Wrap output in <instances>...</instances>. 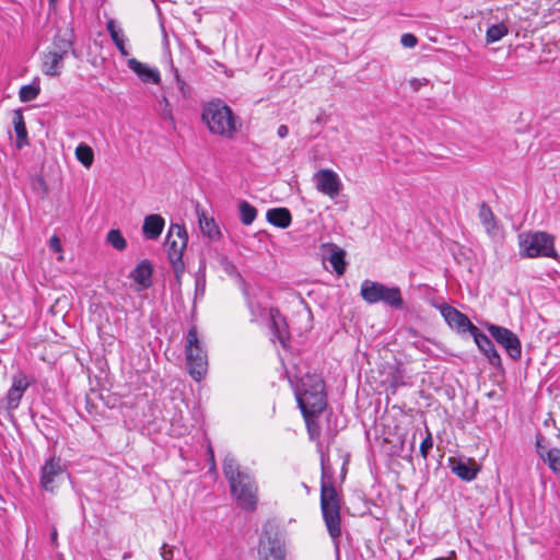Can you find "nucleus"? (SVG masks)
<instances>
[{
  "label": "nucleus",
  "mask_w": 560,
  "mask_h": 560,
  "mask_svg": "<svg viewBox=\"0 0 560 560\" xmlns=\"http://www.w3.org/2000/svg\"><path fill=\"white\" fill-rule=\"evenodd\" d=\"M223 474L237 504L245 511H254L257 503V487L253 477L242 470L236 459L231 456L224 458Z\"/></svg>",
  "instance_id": "nucleus-1"
},
{
  "label": "nucleus",
  "mask_w": 560,
  "mask_h": 560,
  "mask_svg": "<svg viewBox=\"0 0 560 560\" xmlns=\"http://www.w3.org/2000/svg\"><path fill=\"white\" fill-rule=\"evenodd\" d=\"M295 397L303 417L320 415L327 406L322 376L315 373H306L302 376L295 388Z\"/></svg>",
  "instance_id": "nucleus-2"
},
{
  "label": "nucleus",
  "mask_w": 560,
  "mask_h": 560,
  "mask_svg": "<svg viewBox=\"0 0 560 560\" xmlns=\"http://www.w3.org/2000/svg\"><path fill=\"white\" fill-rule=\"evenodd\" d=\"M201 118L211 133L233 138L237 131L232 109L220 100L205 104Z\"/></svg>",
  "instance_id": "nucleus-3"
},
{
  "label": "nucleus",
  "mask_w": 560,
  "mask_h": 560,
  "mask_svg": "<svg viewBox=\"0 0 560 560\" xmlns=\"http://www.w3.org/2000/svg\"><path fill=\"white\" fill-rule=\"evenodd\" d=\"M320 509L330 537L339 538L341 536V500L335 486L326 481L324 470L320 485Z\"/></svg>",
  "instance_id": "nucleus-4"
},
{
  "label": "nucleus",
  "mask_w": 560,
  "mask_h": 560,
  "mask_svg": "<svg viewBox=\"0 0 560 560\" xmlns=\"http://www.w3.org/2000/svg\"><path fill=\"white\" fill-rule=\"evenodd\" d=\"M520 255L525 258H557L555 237L542 231L524 232L518 235Z\"/></svg>",
  "instance_id": "nucleus-5"
},
{
  "label": "nucleus",
  "mask_w": 560,
  "mask_h": 560,
  "mask_svg": "<svg viewBox=\"0 0 560 560\" xmlns=\"http://www.w3.org/2000/svg\"><path fill=\"white\" fill-rule=\"evenodd\" d=\"M360 295L368 304L382 302L396 310H400L404 306L401 291L398 287H387L370 279H365L361 283Z\"/></svg>",
  "instance_id": "nucleus-6"
},
{
  "label": "nucleus",
  "mask_w": 560,
  "mask_h": 560,
  "mask_svg": "<svg viewBox=\"0 0 560 560\" xmlns=\"http://www.w3.org/2000/svg\"><path fill=\"white\" fill-rule=\"evenodd\" d=\"M187 242L186 229L179 224H171L165 238V246L167 247L168 260L178 284H180L182 276L185 272L183 254L187 247Z\"/></svg>",
  "instance_id": "nucleus-7"
},
{
  "label": "nucleus",
  "mask_w": 560,
  "mask_h": 560,
  "mask_svg": "<svg viewBox=\"0 0 560 560\" xmlns=\"http://www.w3.org/2000/svg\"><path fill=\"white\" fill-rule=\"evenodd\" d=\"M186 365L195 381H200L208 371V355L198 338L196 327H191L186 337Z\"/></svg>",
  "instance_id": "nucleus-8"
},
{
  "label": "nucleus",
  "mask_w": 560,
  "mask_h": 560,
  "mask_svg": "<svg viewBox=\"0 0 560 560\" xmlns=\"http://www.w3.org/2000/svg\"><path fill=\"white\" fill-rule=\"evenodd\" d=\"M72 49V42L61 35H56L51 46L43 55L42 71L49 77H58L63 69V60Z\"/></svg>",
  "instance_id": "nucleus-9"
},
{
  "label": "nucleus",
  "mask_w": 560,
  "mask_h": 560,
  "mask_svg": "<svg viewBox=\"0 0 560 560\" xmlns=\"http://www.w3.org/2000/svg\"><path fill=\"white\" fill-rule=\"evenodd\" d=\"M258 560H285L287 550L284 542L277 536L264 533L257 546Z\"/></svg>",
  "instance_id": "nucleus-10"
},
{
  "label": "nucleus",
  "mask_w": 560,
  "mask_h": 560,
  "mask_svg": "<svg viewBox=\"0 0 560 560\" xmlns=\"http://www.w3.org/2000/svg\"><path fill=\"white\" fill-rule=\"evenodd\" d=\"M487 329L491 337L505 349L506 353L512 359L517 360L521 358V341L512 330L494 324H488Z\"/></svg>",
  "instance_id": "nucleus-11"
},
{
  "label": "nucleus",
  "mask_w": 560,
  "mask_h": 560,
  "mask_svg": "<svg viewBox=\"0 0 560 560\" xmlns=\"http://www.w3.org/2000/svg\"><path fill=\"white\" fill-rule=\"evenodd\" d=\"M317 191L335 199L342 190V183L338 174L329 168H322L313 175Z\"/></svg>",
  "instance_id": "nucleus-12"
},
{
  "label": "nucleus",
  "mask_w": 560,
  "mask_h": 560,
  "mask_svg": "<svg viewBox=\"0 0 560 560\" xmlns=\"http://www.w3.org/2000/svg\"><path fill=\"white\" fill-rule=\"evenodd\" d=\"M30 385L31 383L23 372H19L12 376L11 387L2 400L3 408L8 412L15 410L20 406L21 399Z\"/></svg>",
  "instance_id": "nucleus-13"
},
{
  "label": "nucleus",
  "mask_w": 560,
  "mask_h": 560,
  "mask_svg": "<svg viewBox=\"0 0 560 560\" xmlns=\"http://www.w3.org/2000/svg\"><path fill=\"white\" fill-rule=\"evenodd\" d=\"M441 314L448 326L459 334L469 332L472 336L478 329L464 313L451 305L441 306Z\"/></svg>",
  "instance_id": "nucleus-14"
},
{
  "label": "nucleus",
  "mask_w": 560,
  "mask_h": 560,
  "mask_svg": "<svg viewBox=\"0 0 560 560\" xmlns=\"http://www.w3.org/2000/svg\"><path fill=\"white\" fill-rule=\"evenodd\" d=\"M61 459L50 457L40 469V486L46 491L52 492L58 480L63 476Z\"/></svg>",
  "instance_id": "nucleus-15"
},
{
  "label": "nucleus",
  "mask_w": 560,
  "mask_h": 560,
  "mask_svg": "<svg viewBox=\"0 0 560 560\" xmlns=\"http://www.w3.org/2000/svg\"><path fill=\"white\" fill-rule=\"evenodd\" d=\"M472 337L478 349L488 359L489 363L495 368L501 366V358L492 340L487 335L481 332L479 329H477V331L472 334Z\"/></svg>",
  "instance_id": "nucleus-16"
},
{
  "label": "nucleus",
  "mask_w": 560,
  "mask_h": 560,
  "mask_svg": "<svg viewBox=\"0 0 560 560\" xmlns=\"http://www.w3.org/2000/svg\"><path fill=\"white\" fill-rule=\"evenodd\" d=\"M270 328L273 336L285 347V342L289 340L290 332L285 318L280 314L278 308H270Z\"/></svg>",
  "instance_id": "nucleus-17"
},
{
  "label": "nucleus",
  "mask_w": 560,
  "mask_h": 560,
  "mask_svg": "<svg viewBox=\"0 0 560 560\" xmlns=\"http://www.w3.org/2000/svg\"><path fill=\"white\" fill-rule=\"evenodd\" d=\"M128 67L140 78L143 82H151L159 84L161 81L160 72L156 68H150L148 65L140 62L136 58L128 60Z\"/></svg>",
  "instance_id": "nucleus-18"
},
{
  "label": "nucleus",
  "mask_w": 560,
  "mask_h": 560,
  "mask_svg": "<svg viewBox=\"0 0 560 560\" xmlns=\"http://www.w3.org/2000/svg\"><path fill=\"white\" fill-rule=\"evenodd\" d=\"M165 221L160 214H150L144 218L142 231L147 238L156 240L164 228Z\"/></svg>",
  "instance_id": "nucleus-19"
},
{
  "label": "nucleus",
  "mask_w": 560,
  "mask_h": 560,
  "mask_svg": "<svg viewBox=\"0 0 560 560\" xmlns=\"http://www.w3.org/2000/svg\"><path fill=\"white\" fill-rule=\"evenodd\" d=\"M267 221L280 229L290 226L292 222L291 212L287 208H272L266 213Z\"/></svg>",
  "instance_id": "nucleus-20"
},
{
  "label": "nucleus",
  "mask_w": 560,
  "mask_h": 560,
  "mask_svg": "<svg viewBox=\"0 0 560 560\" xmlns=\"http://www.w3.org/2000/svg\"><path fill=\"white\" fill-rule=\"evenodd\" d=\"M152 265L149 260L144 259L137 265V267L131 272V278L135 282L139 283L143 289H147L151 285V277H152Z\"/></svg>",
  "instance_id": "nucleus-21"
},
{
  "label": "nucleus",
  "mask_w": 560,
  "mask_h": 560,
  "mask_svg": "<svg viewBox=\"0 0 560 560\" xmlns=\"http://www.w3.org/2000/svg\"><path fill=\"white\" fill-rule=\"evenodd\" d=\"M452 471L465 481L474 480L478 474V469L475 464L465 463L463 460L452 462Z\"/></svg>",
  "instance_id": "nucleus-22"
},
{
  "label": "nucleus",
  "mask_w": 560,
  "mask_h": 560,
  "mask_svg": "<svg viewBox=\"0 0 560 560\" xmlns=\"http://www.w3.org/2000/svg\"><path fill=\"white\" fill-rule=\"evenodd\" d=\"M197 215L201 232L210 240H217L220 236V231L212 218H208L203 211L197 209Z\"/></svg>",
  "instance_id": "nucleus-23"
},
{
  "label": "nucleus",
  "mask_w": 560,
  "mask_h": 560,
  "mask_svg": "<svg viewBox=\"0 0 560 560\" xmlns=\"http://www.w3.org/2000/svg\"><path fill=\"white\" fill-rule=\"evenodd\" d=\"M14 131L16 133V145L22 148L27 144V130L24 121L23 114L20 110H15L13 115Z\"/></svg>",
  "instance_id": "nucleus-24"
},
{
  "label": "nucleus",
  "mask_w": 560,
  "mask_h": 560,
  "mask_svg": "<svg viewBox=\"0 0 560 560\" xmlns=\"http://www.w3.org/2000/svg\"><path fill=\"white\" fill-rule=\"evenodd\" d=\"M541 460L557 478L560 476V448L551 447L548 453L541 454Z\"/></svg>",
  "instance_id": "nucleus-25"
},
{
  "label": "nucleus",
  "mask_w": 560,
  "mask_h": 560,
  "mask_svg": "<svg viewBox=\"0 0 560 560\" xmlns=\"http://www.w3.org/2000/svg\"><path fill=\"white\" fill-rule=\"evenodd\" d=\"M509 34V27L503 23H497L488 27L486 32L487 44L499 42Z\"/></svg>",
  "instance_id": "nucleus-26"
},
{
  "label": "nucleus",
  "mask_w": 560,
  "mask_h": 560,
  "mask_svg": "<svg viewBox=\"0 0 560 560\" xmlns=\"http://www.w3.org/2000/svg\"><path fill=\"white\" fill-rule=\"evenodd\" d=\"M479 219L485 226L486 231L490 233L495 229V220L491 208L486 203L481 202L479 206Z\"/></svg>",
  "instance_id": "nucleus-27"
},
{
  "label": "nucleus",
  "mask_w": 560,
  "mask_h": 560,
  "mask_svg": "<svg viewBox=\"0 0 560 560\" xmlns=\"http://www.w3.org/2000/svg\"><path fill=\"white\" fill-rule=\"evenodd\" d=\"M75 158L83 166L90 167L94 161L92 148L85 143H80L75 149Z\"/></svg>",
  "instance_id": "nucleus-28"
},
{
  "label": "nucleus",
  "mask_w": 560,
  "mask_h": 560,
  "mask_svg": "<svg viewBox=\"0 0 560 560\" xmlns=\"http://www.w3.org/2000/svg\"><path fill=\"white\" fill-rule=\"evenodd\" d=\"M257 217V210L254 206L247 201L240 203V218L243 224L249 225L254 222Z\"/></svg>",
  "instance_id": "nucleus-29"
},
{
  "label": "nucleus",
  "mask_w": 560,
  "mask_h": 560,
  "mask_svg": "<svg viewBox=\"0 0 560 560\" xmlns=\"http://www.w3.org/2000/svg\"><path fill=\"white\" fill-rule=\"evenodd\" d=\"M106 241L117 250H124L127 242L119 230H110L107 233Z\"/></svg>",
  "instance_id": "nucleus-30"
},
{
  "label": "nucleus",
  "mask_w": 560,
  "mask_h": 560,
  "mask_svg": "<svg viewBox=\"0 0 560 560\" xmlns=\"http://www.w3.org/2000/svg\"><path fill=\"white\" fill-rule=\"evenodd\" d=\"M39 92H40V89L37 85H34V84L23 85L19 92L20 100L22 102H31L37 97Z\"/></svg>",
  "instance_id": "nucleus-31"
},
{
  "label": "nucleus",
  "mask_w": 560,
  "mask_h": 560,
  "mask_svg": "<svg viewBox=\"0 0 560 560\" xmlns=\"http://www.w3.org/2000/svg\"><path fill=\"white\" fill-rule=\"evenodd\" d=\"M160 115L164 120L170 121L172 125L175 124L173 110L171 108L170 101L166 96H162L159 101Z\"/></svg>",
  "instance_id": "nucleus-32"
},
{
  "label": "nucleus",
  "mask_w": 560,
  "mask_h": 560,
  "mask_svg": "<svg viewBox=\"0 0 560 560\" xmlns=\"http://www.w3.org/2000/svg\"><path fill=\"white\" fill-rule=\"evenodd\" d=\"M106 30L109 33L114 44H118L119 40L125 39L124 32L120 27L117 26L116 22L113 19H109L106 23Z\"/></svg>",
  "instance_id": "nucleus-33"
},
{
  "label": "nucleus",
  "mask_w": 560,
  "mask_h": 560,
  "mask_svg": "<svg viewBox=\"0 0 560 560\" xmlns=\"http://www.w3.org/2000/svg\"><path fill=\"white\" fill-rule=\"evenodd\" d=\"M345 253L342 250H336L331 253L329 257V261L332 265L334 269L337 271V273L341 275L345 271Z\"/></svg>",
  "instance_id": "nucleus-34"
},
{
  "label": "nucleus",
  "mask_w": 560,
  "mask_h": 560,
  "mask_svg": "<svg viewBox=\"0 0 560 560\" xmlns=\"http://www.w3.org/2000/svg\"><path fill=\"white\" fill-rule=\"evenodd\" d=\"M318 415H307V417H304L306 427H307V431H308V434L312 440L317 439L320 433L319 425L316 422V420L314 419Z\"/></svg>",
  "instance_id": "nucleus-35"
},
{
  "label": "nucleus",
  "mask_w": 560,
  "mask_h": 560,
  "mask_svg": "<svg viewBox=\"0 0 560 560\" xmlns=\"http://www.w3.org/2000/svg\"><path fill=\"white\" fill-rule=\"evenodd\" d=\"M174 71V79L177 85V89L179 93L182 94L183 98H189L190 97V88L186 84V82L182 79L178 70L176 68H173Z\"/></svg>",
  "instance_id": "nucleus-36"
},
{
  "label": "nucleus",
  "mask_w": 560,
  "mask_h": 560,
  "mask_svg": "<svg viewBox=\"0 0 560 560\" xmlns=\"http://www.w3.org/2000/svg\"><path fill=\"white\" fill-rule=\"evenodd\" d=\"M432 447H433L432 434L429 430H427V436L422 440V442L420 444V454L424 459L428 457V454Z\"/></svg>",
  "instance_id": "nucleus-37"
},
{
  "label": "nucleus",
  "mask_w": 560,
  "mask_h": 560,
  "mask_svg": "<svg viewBox=\"0 0 560 560\" xmlns=\"http://www.w3.org/2000/svg\"><path fill=\"white\" fill-rule=\"evenodd\" d=\"M221 266L229 276H240L235 265L230 261L226 257L221 258Z\"/></svg>",
  "instance_id": "nucleus-38"
},
{
  "label": "nucleus",
  "mask_w": 560,
  "mask_h": 560,
  "mask_svg": "<svg viewBox=\"0 0 560 560\" xmlns=\"http://www.w3.org/2000/svg\"><path fill=\"white\" fill-rule=\"evenodd\" d=\"M400 43L404 47L412 48L417 45L418 39L413 34L406 33V34L401 35Z\"/></svg>",
  "instance_id": "nucleus-39"
},
{
  "label": "nucleus",
  "mask_w": 560,
  "mask_h": 560,
  "mask_svg": "<svg viewBox=\"0 0 560 560\" xmlns=\"http://www.w3.org/2000/svg\"><path fill=\"white\" fill-rule=\"evenodd\" d=\"M160 555L163 560H173L174 558V547L163 544L160 550Z\"/></svg>",
  "instance_id": "nucleus-40"
},
{
  "label": "nucleus",
  "mask_w": 560,
  "mask_h": 560,
  "mask_svg": "<svg viewBox=\"0 0 560 560\" xmlns=\"http://www.w3.org/2000/svg\"><path fill=\"white\" fill-rule=\"evenodd\" d=\"M542 441H544V438L541 435H538L537 440H536V452L540 458H541V454L544 455L545 453H548V451L550 450V448H547L542 444Z\"/></svg>",
  "instance_id": "nucleus-41"
},
{
  "label": "nucleus",
  "mask_w": 560,
  "mask_h": 560,
  "mask_svg": "<svg viewBox=\"0 0 560 560\" xmlns=\"http://www.w3.org/2000/svg\"><path fill=\"white\" fill-rule=\"evenodd\" d=\"M428 79H412L410 80V86L412 88L413 91H419L421 86L423 85H427L428 84Z\"/></svg>",
  "instance_id": "nucleus-42"
},
{
  "label": "nucleus",
  "mask_w": 560,
  "mask_h": 560,
  "mask_svg": "<svg viewBox=\"0 0 560 560\" xmlns=\"http://www.w3.org/2000/svg\"><path fill=\"white\" fill-rule=\"evenodd\" d=\"M49 245H50V248L55 252V253H59L61 252V244H60V240L58 236L54 235L50 240H49Z\"/></svg>",
  "instance_id": "nucleus-43"
},
{
  "label": "nucleus",
  "mask_w": 560,
  "mask_h": 560,
  "mask_svg": "<svg viewBox=\"0 0 560 560\" xmlns=\"http://www.w3.org/2000/svg\"><path fill=\"white\" fill-rule=\"evenodd\" d=\"M125 40H126V39H124V40H119V42H118V44H115V45H116L117 49L119 50V52H120L122 56H128V55H129V52H128V50H127V49H126V47H125Z\"/></svg>",
  "instance_id": "nucleus-44"
},
{
  "label": "nucleus",
  "mask_w": 560,
  "mask_h": 560,
  "mask_svg": "<svg viewBox=\"0 0 560 560\" xmlns=\"http://www.w3.org/2000/svg\"><path fill=\"white\" fill-rule=\"evenodd\" d=\"M280 138H285L289 133V128L285 125H280L277 131Z\"/></svg>",
  "instance_id": "nucleus-45"
},
{
  "label": "nucleus",
  "mask_w": 560,
  "mask_h": 560,
  "mask_svg": "<svg viewBox=\"0 0 560 560\" xmlns=\"http://www.w3.org/2000/svg\"><path fill=\"white\" fill-rule=\"evenodd\" d=\"M208 451H209V455H210L211 465L214 466V454H213L212 447L210 446Z\"/></svg>",
  "instance_id": "nucleus-46"
},
{
  "label": "nucleus",
  "mask_w": 560,
  "mask_h": 560,
  "mask_svg": "<svg viewBox=\"0 0 560 560\" xmlns=\"http://www.w3.org/2000/svg\"><path fill=\"white\" fill-rule=\"evenodd\" d=\"M57 530L56 528H54V530L51 532V535H50V539L52 541V544H55L57 541Z\"/></svg>",
  "instance_id": "nucleus-47"
}]
</instances>
